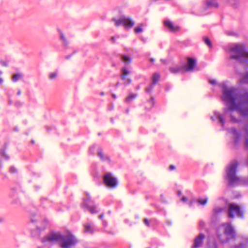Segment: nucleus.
<instances>
[{
  "mask_svg": "<svg viewBox=\"0 0 248 248\" xmlns=\"http://www.w3.org/2000/svg\"><path fill=\"white\" fill-rule=\"evenodd\" d=\"M2 220H3L2 219L0 218V223L2 221Z\"/></svg>",
  "mask_w": 248,
  "mask_h": 248,
  "instance_id": "obj_59",
  "label": "nucleus"
},
{
  "mask_svg": "<svg viewBox=\"0 0 248 248\" xmlns=\"http://www.w3.org/2000/svg\"><path fill=\"white\" fill-rule=\"evenodd\" d=\"M16 131H18V129L16 127L15 128Z\"/></svg>",
  "mask_w": 248,
  "mask_h": 248,
  "instance_id": "obj_57",
  "label": "nucleus"
},
{
  "mask_svg": "<svg viewBox=\"0 0 248 248\" xmlns=\"http://www.w3.org/2000/svg\"><path fill=\"white\" fill-rule=\"evenodd\" d=\"M155 85V84H153V83L152 82V83L146 88V92L148 93H150L152 91Z\"/></svg>",
  "mask_w": 248,
  "mask_h": 248,
  "instance_id": "obj_29",
  "label": "nucleus"
},
{
  "mask_svg": "<svg viewBox=\"0 0 248 248\" xmlns=\"http://www.w3.org/2000/svg\"><path fill=\"white\" fill-rule=\"evenodd\" d=\"M112 96L114 99H116L117 98L116 95L114 93L112 94Z\"/></svg>",
  "mask_w": 248,
  "mask_h": 248,
  "instance_id": "obj_49",
  "label": "nucleus"
},
{
  "mask_svg": "<svg viewBox=\"0 0 248 248\" xmlns=\"http://www.w3.org/2000/svg\"><path fill=\"white\" fill-rule=\"evenodd\" d=\"M21 90H19H19H18V91H17V94L18 95H20L21 94Z\"/></svg>",
  "mask_w": 248,
  "mask_h": 248,
  "instance_id": "obj_48",
  "label": "nucleus"
},
{
  "mask_svg": "<svg viewBox=\"0 0 248 248\" xmlns=\"http://www.w3.org/2000/svg\"><path fill=\"white\" fill-rule=\"evenodd\" d=\"M57 72H54L52 73H50L49 74V78L51 79H54L57 76Z\"/></svg>",
  "mask_w": 248,
  "mask_h": 248,
  "instance_id": "obj_33",
  "label": "nucleus"
},
{
  "mask_svg": "<svg viewBox=\"0 0 248 248\" xmlns=\"http://www.w3.org/2000/svg\"><path fill=\"white\" fill-rule=\"evenodd\" d=\"M23 76V75L20 73H17L15 74H14L12 77V80L14 82H16L17 80H18L19 79H20L21 78H22Z\"/></svg>",
  "mask_w": 248,
  "mask_h": 248,
  "instance_id": "obj_20",
  "label": "nucleus"
},
{
  "mask_svg": "<svg viewBox=\"0 0 248 248\" xmlns=\"http://www.w3.org/2000/svg\"><path fill=\"white\" fill-rule=\"evenodd\" d=\"M181 201L183 202H186L188 201V199L186 197L183 196L181 198Z\"/></svg>",
  "mask_w": 248,
  "mask_h": 248,
  "instance_id": "obj_39",
  "label": "nucleus"
},
{
  "mask_svg": "<svg viewBox=\"0 0 248 248\" xmlns=\"http://www.w3.org/2000/svg\"><path fill=\"white\" fill-rule=\"evenodd\" d=\"M137 96V93H131L125 99V102L127 103H130L132 102Z\"/></svg>",
  "mask_w": 248,
  "mask_h": 248,
  "instance_id": "obj_17",
  "label": "nucleus"
},
{
  "mask_svg": "<svg viewBox=\"0 0 248 248\" xmlns=\"http://www.w3.org/2000/svg\"><path fill=\"white\" fill-rule=\"evenodd\" d=\"M125 112H126V113H127H127H128V112H129V109H128V108H127V109H126L125 110Z\"/></svg>",
  "mask_w": 248,
  "mask_h": 248,
  "instance_id": "obj_53",
  "label": "nucleus"
},
{
  "mask_svg": "<svg viewBox=\"0 0 248 248\" xmlns=\"http://www.w3.org/2000/svg\"><path fill=\"white\" fill-rule=\"evenodd\" d=\"M15 202V203H16H16H17L16 202V201H15V202Z\"/></svg>",
  "mask_w": 248,
  "mask_h": 248,
  "instance_id": "obj_62",
  "label": "nucleus"
},
{
  "mask_svg": "<svg viewBox=\"0 0 248 248\" xmlns=\"http://www.w3.org/2000/svg\"><path fill=\"white\" fill-rule=\"evenodd\" d=\"M103 216H103V214H101L100 215H99V218H100V219H103Z\"/></svg>",
  "mask_w": 248,
  "mask_h": 248,
  "instance_id": "obj_51",
  "label": "nucleus"
},
{
  "mask_svg": "<svg viewBox=\"0 0 248 248\" xmlns=\"http://www.w3.org/2000/svg\"><path fill=\"white\" fill-rule=\"evenodd\" d=\"M160 79V75L158 73H155L152 76V83L153 84H156Z\"/></svg>",
  "mask_w": 248,
  "mask_h": 248,
  "instance_id": "obj_18",
  "label": "nucleus"
},
{
  "mask_svg": "<svg viewBox=\"0 0 248 248\" xmlns=\"http://www.w3.org/2000/svg\"><path fill=\"white\" fill-rule=\"evenodd\" d=\"M144 223L148 226H149V221L147 218H144Z\"/></svg>",
  "mask_w": 248,
  "mask_h": 248,
  "instance_id": "obj_43",
  "label": "nucleus"
},
{
  "mask_svg": "<svg viewBox=\"0 0 248 248\" xmlns=\"http://www.w3.org/2000/svg\"><path fill=\"white\" fill-rule=\"evenodd\" d=\"M100 94H101V95H103L104 93L103 92H102V93H101Z\"/></svg>",
  "mask_w": 248,
  "mask_h": 248,
  "instance_id": "obj_58",
  "label": "nucleus"
},
{
  "mask_svg": "<svg viewBox=\"0 0 248 248\" xmlns=\"http://www.w3.org/2000/svg\"><path fill=\"white\" fill-rule=\"evenodd\" d=\"M105 231L109 234H114L115 233L114 231L113 230H111L110 231H108L107 230H105Z\"/></svg>",
  "mask_w": 248,
  "mask_h": 248,
  "instance_id": "obj_44",
  "label": "nucleus"
},
{
  "mask_svg": "<svg viewBox=\"0 0 248 248\" xmlns=\"http://www.w3.org/2000/svg\"><path fill=\"white\" fill-rule=\"evenodd\" d=\"M240 81L244 83H248V72L241 75Z\"/></svg>",
  "mask_w": 248,
  "mask_h": 248,
  "instance_id": "obj_19",
  "label": "nucleus"
},
{
  "mask_svg": "<svg viewBox=\"0 0 248 248\" xmlns=\"http://www.w3.org/2000/svg\"><path fill=\"white\" fill-rule=\"evenodd\" d=\"M135 32L137 33L142 32L143 31V30L141 27L138 26L136 27L134 29Z\"/></svg>",
  "mask_w": 248,
  "mask_h": 248,
  "instance_id": "obj_36",
  "label": "nucleus"
},
{
  "mask_svg": "<svg viewBox=\"0 0 248 248\" xmlns=\"http://www.w3.org/2000/svg\"><path fill=\"white\" fill-rule=\"evenodd\" d=\"M70 57V56L67 55L65 56L66 59H69Z\"/></svg>",
  "mask_w": 248,
  "mask_h": 248,
  "instance_id": "obj_55",
  "label": "nucleus"
},
{
  "mask_svg": "<svg viewBox=\"0 0 248 248\" xmlns=\"http://www.w3.org/2000/svg\"><path fill=\"white\" fill-rule=\"evenodd\" d=\"M103 182L108 187L115 188L118 186V180L111 172L106 173L103 176Z\"/></svg>",
  "mask_w": 248,
  "mask_h": 248,
  "instance_id": "obj_8",
  "label": "nucleus"
},
{
  "mask_svg": "<svg viewBox=\"0 0 248 248\" xmlns=\"http://www.w3.org/2000/svg\"><path fill=\"white\" fill-rule=\"evenodd\" d=\"M38 248H48L45 246H41V247H38Z\"/></svg>",
  "mask_w": 248,
  "mask_h": 248,
  "instance_id": "obj_50",
  "label": "nucleus"
},
{
  "mask_svg": "<svg viewBox=\"0 0 248 248\" xmlns=\"http://www.w3.org/2000/svg\"><path fill=\"white\" fill-rule=\"evenodd\" d=\"M6 144H5L4 146L0 149V156L5 160H8L10 158L9 156L6 152Z\"/></svg>",
  "mask_w": 248,
  "mask_h": 248,
  "instance_id": "obj_15",
  "label": "nucleus"
},
{
  "mask_svg": "<svg viewBox=\"0 0 248 248\" xmlns=\"http://www.w3.org/2000/svg\"><path fill=\"white\" fill-rule=\"evenodd\" d=\"M122 59L124 62H126L127 63H130L131 61V58L126 55L122 56Z\"/></svg>",
  "mask_w": 248,
  "mask_h": 248,
  "instance_id": "obj_26",
  "label": "nucleus"
},
{
  "mask_svg": "<svg viewBox=\"0 0 248 248\" xmlns=\"http://www.w3.org/2000/svg\"><path fill=\"white\" fill-rule=\"evenodd\" d=\"M248 248V244H240L239 245L235 246L233 248Z\"/></svg>",
  "mask_w": 248,
  "mask_h": 248,
  "instance_id": "obj_32",
  "label": "nucleus"
},
{
  "mask_svg": "<svg viewBox=\"0 0 248 248\" xmlns=\"http://www.w3.org/2000/svg\"><path fill=\"white\" fill-rule=\"evenodd\" d=\"M3 82V80L1 78H0V84L2 83V82Z\"/></svg>",
  "mask_w": 248,
  "mask_h": 248,
  "instance_id": "obj_54",
  "label": "nucleus"
},
{
  "mask_svg": "<svg viewBox=\"0 0 248 248\" xmlns=\"http://www.w3.org/2000/svg\"><path fill=\"white\" fill-rule=\"evenodd\" d=\"M121 78L124 81V84H129L131 82V79L126 76V75H122Z\"/></svg>",
  "mask_w": 248,
  "mask_h": 248,
  "instance_id": "obj_22",
  "label": "nucleus"
},
{
  "mask_svg": "<svg viewBox=\"0 0 248 248\" xmlns=\"http://www.w3.org/2000/svg\"><path fill=\"white\" fill-rule=\"evenodd\" d=\"M164 24L167 27H169L170 29L171 30L174 29V26L172 22L170 20H166L164 21Z\"/></svg>",
  "mask_w": 248,
  "mask_h": 248,
  "instance_id": "obj_25",
  "label": "nucleus"
},
{
  "mask_svg": "<svg viewBox=\"0 0 248 248\" xmlns=\"http://www.w3.org/2000/svg\"><path fill=\"white\" fill-rule=\"evenodd\" d=\"M95 145H93L91 146L89 150V153L91 155H94L95 153Z\"/></svg>",
  "mask_w": 248,
  "mask_h": 248,
  "instance_id": "obj_30",
  "label": "nucleus"
},
{
  "mask_svg": "<svg viewBox=\"0 0 248 248\" xmlns=\"http://www.w3.org/2000/svg\"><path fill=\"white\" fill-rule=\"evenodd\" d=\"M199 227L201 228H202L204 227V222L202 221V220H200L199 222Z\"/></svg>",
  "mask_w": 248,
  "mask_h": 248,
  "instance_id": "obj_40",
  "label": "nucleus"
},
{
  "mask_svg": "<svg viewBox=\"0 0 248 248\" xmlns=\"http://www.w3.org/2000/svg\"><path fill=\"white\" fill-rule=\"evenodd\" d=\"M177 196L180 197L182 195V192L180 190H178L177 193Z\"/></svg>",
  "mask_w": 248,
  "mask_h": 248,
  "instance_id": "obj_47",
  "label": "nucleus"
},
{
  "mask_svg": "<svg viewBox=\"0 0 248 248\" xmlns=\"http://www.w3.org/2000/svg\"><path fill=\"white\" fill-rule=\"evenodd\" d=\"M229 51L231 53L230 55V59H234L242 64L247 63L248 64V60L246 57H248V52L243 46L234 45L230 47Z\"/></svg>",
  "mask_w": 248,
  "mask_h": 248,
  "instance_id": "obj_4",
  "label": "nucleus"
},
{
  "mask_svg": "<svg viewBox=\"0 0 248 248\" xmlns=\"http://www.w3.org/2000/svg\"><path fill=\"white\" fill-rule=\"evenodd\" d=\"M129 71L127 69V68L126 67L122 68V73L123 74L122 75L125 76L128 73H129Z\"/></svg>",
  "mask_w": 248,
  "mask_h": 248,
  "instance_id": "obj_37",
  "label": "nucleus"
},
{
  "mask_svg": "<svg viewBox=\"0 0 248 248\" xmlns=\"http://www.w3.org/2000/svg\"><path fill=\"white\" fill-rule=\"evenodd\" d=\"M218 86L222 89L221 99L228 108H224L223 113L215 111L214 115L211 117V119L221 125L222 129L224 130L227 129L225 124L228 122V115H230V122L234 123L239 122V119L234 117V110L238 111L242 116L248 118V93L239 94L236 88L229 87L228 81L220 82ZM227 130L233 136L234 146L238 145L241 141V133L234 127L228 128ZM245 145L248 149V126L245 127Z\"/></svg>",
  "mask_w": 248,
  "mask_h": 248,
  "instance_id": "obj_1",
  "label": "nucleus"
},
{
  "mask_svg": "<svg viewBox=\"0 0 248 248\" xmlns=\"http://www.w3.org/2000/svg\"><path fill=\"white\" fill-rule=\"evenodd\" d=\"M149 103L151 104V107H152L154 106L155 102H154V98L152 97L151 100L149 101Z\"/></svg>",
  "mask_w": 248,
  "mask_h": 248,
  "instance_id": "obj_38",
  "label": "nucleus"
},
{
  "mask_svg": "<svg viewBox=\"0 0 248 248\" xmlns=\"http://www.w3.org/2000/svg\"><path fill=\"white\" fill-rule=\"evenodd\" d=\"M203 40L204 42L206 43V44L209 46L211 47L212 46V43L210 40V39L207 37H203Z\"/></svg>",
  "mask_w": 248,
  "mask_h": 248,
  "instance_id": "obj_28",
  "label": "nucleus"
},
{
  "mask_svg": "<svg viewBox=\"0 0 248 248\" xmlns=\"http://www.w3.org/2000/svg\"><path fill=\"white\" fill-rule=\"evenodd\" d=\"M128 219H125V220H124V222H125V223H127L128 222Z\"/></svg>",
  "mask_w": 248,
  "mask_h": 248,
  "instance_id": "obj_56",
  "label": "nucleus"
},
{
  "mask_svg": "<svg viewBox=\"0 0 248 248\" xmlns=\"http://www.w3.org/2000/svg\"><path fill=\"white\" fill-rule=\"evenodd\" d=\"M154 61H155L154 59H153V58H151V59H150V62H154Z\"/></svg>",
  "mask_w": 248,
  "mask_h": 248,
  "instance_id": "obj_52",
  "label": "nucleus"
},
{
  "mask_svg": "<svg viewBox=\"0 0 248 248\" xmlns=\"http://www.w3.org/2000/svg\"><path fill=\"white\" fill-rule=\"evenodd\" d=\"M85 231L87 232L93 233L94 230V225L93 223L88 222L84 225Z\"/></svg>",
  "mask_w": 248,
  "mask_h": 248,
  "instance_id": "obj_14",
  "label": "nucleus"
},
{
  "mask_svg": "<svg viewBox=\"0 0 248 248\" xmlns=\"http://www.w3.org/2000/svg\"><path fill=\"white\" fill-rule=\"evenodd\" d=\"M207 201H208L207 197H205L204 198H200L197 200V202H198V203L202 205H205L207 202Z\"/></svg>",
  "mask_w": 248,
  "mask_h": 248,
  "instance_id": "obj_23",
  "label": "nucleus"
},
{
  "mask_svg": "<svg viewBox=\"0 0 248 248\" xmlns=\"http://www.w3.org/2000/svg\"><path fill=\"white\" fill-rule=\"evenodd\" d=\"M1 163H0V168H1Z\"/></svg>",
  "mask_w": 248,
  "mask_h": 248,
  "instance_id": "obj_61",
  "label": "nucleus"
},
{
  "mask_svg": "<svg viewBox=\"0 0 248 248\" xmlns=\"http://www.w3.org/2000/svg\"><path fill=\"white\" fill-rule=\"evenodd\" d=\"M224 210V208L223 207H217L214 209L213 212L215 215H217L218 214L221 213Z\"/></svg>",
  "mask_w": 248,
  "mask_h": 248,
  "instance_id": "obj_24",
  "label": "nucleus"
},
{
  "mask_svg": "<svg viewBox=\"0 0 248 248\" xmlns=\"http://www.w3.org/2000/svg\"><path fill=\"white\" fill-rule=\"evenodd\" d=\"M206 6L207 8L210 7L217 8L218 6V4L215 0H207L206 2Z\"/></svg>",
  "mask_w": 248,
  "mask_h": 248,
  "instance_id": "obj_16",
  "label": "nucleus"
},
{
  "mask_svg": "<svg viewBox=\"0 0 248 248\" xmlns=\"http://www.w3.org/2000/svg\"><path fill=\"white\" fill-rule=\"evenodd\" d=\"M238 166V162L234 160L232 161L226 167V175L225 178L227 181L228 185L229 186H234L241 182L244 185H248V177L241 180L236 176Z\"/></svg>",
  "mask_w": 248,
  "mask_h": 248,
  "instance_id": "obj_3",
  "label": "nucleus"
},
{
  "mask_svg": "<svg viewBox=\"0 0 248 248\" xmlns=\"http://www.w3.org/2000/svg\"><path fill=\"white\" fill-rule=\"evenodd\" d=\"M102 223H103V225L104 228H105L107 226V222L105 220H103Z\"/></svg>",
  "mask_w": 248,
  "mask_h": 248,
  "instance_id": "obj_45",
  "label": "nucleus"
},
{
  "mask_svg": "<svg viewBox=\"0 0 248 248\" xmlns=\"http://www.w3.org/2000/svg\"><path fill=\"white\" fill-rule=\"evenodd\" d=\"M46 204H50L49 203V202H48V200H47L46 199H43V200H42L41 201V205L42 206H43V207H46L45 206V205Z\"/></svg>",
  "mask_w": 248,
  "mask_h": 248,
  "instance_id": "obj_34",
  "label": "nucleus"
},
{
  "mask_svg": "<svg viewBox=\"0 0 248 248\" xmlns=\"http://www.w3.org/2000/svg\"><path fill=\"white\" fill-rule=\"evenodd\" d=\"M88 198L83 200L84 205L88 208L91 213H96L98 212V207L94 204L93 201L88 193H87Z\"/></svg>",
  "mask_w": 248,
  "mask_h": 248,
  "instance_id": "obj_9",
  "label": "nucleus"
},
{
  "mask_svg": "<svg viewBox=\"0 0 248 248\" xmlns=\"http://www.w3.org/2000/svg\"><path fill=\"white\" fill-rule=\"evenodd\" d=\"M9 172L11 173H16L17 170L14 166H11L9 168Z\"/></svg>",
  "mask_w": 248,
  "mask_h": 248,
  "instance_id": "obj_31",
  "label": "nucleus"
},
{
  "mask_svg": "<svg viewBox=\"0 0 248 248\" xmlns=\"http://www.w3.org/2000/svg\"><path fill=\"white\" fill-rule=\"evenodd\" d=\"M224 229V235L225 237L223 238L222 235L217 232V236L222 243L228 242L231 239H235L236 232L233 226L230 223H224L221 225Z\"/></svg>",
  "mask_w": 248,
  "mask_h": 248,
  "instance_id": "obj_5",
  "label": "nucleus"
},
{
  "mask_svg": "<svg viewBox=\"0 0 248 248\" xmlns=\"http://www.w3.org/2000/svg\"><path fill=\"white\" fill-rule=\"evenodd\" d=\"M209 248H217V246L216 243H215V242L213 243V244L212 246L209 245Z\"/></svg>",
  "mask_w": 248,
  "mask_h": 248,
  "instance_id": "obj_41",
  "label": "nucleus"
},
{
  "mask_svg": "<svg viewBox=\"0 0 248 248\" xmlns=\"http://www.w3.org/2000/svg\"><path fill=\"white\" fill-rule=\"evenodd\" d=\"M31 220L32 222H34V220L33 219H31Z\"/></svg>",
  "mask_w": 248,
  "mask_h": 248,
  "instance_id": "obj_60",
  "label": "nucleus"
},
{
  "mask_svg": "<svg viewBox=\"0 0 248 248\" xmlns=\"http://www.w3.org/2000/svg\"><path fill=\"white\" fill-rule=\"evenodd\" d=\"M97 155L102 161H108V162H110L109 156L103 154V151L101 148H99L98 149Z\"/></svg>",
  "mask_w": 248,
  "mask_h": 248,
  "instance_id": "obj_13",
  "label": "nucleus"
},
{
  "mask_svg": "<svg viewBox=\"0 0 248 248\" xmlns=\"http://www.w3.org/2000/svg\"><path fill=\"white\" fill-rule=\"evenodd\" d=\"M42 241L43 242H58L62 248H70L78 242L76 238L71 233L67 232L62 234L59 232H51L42 238Z\"/></svg>",
  "mask_w": 248,
  "mask_h": 248,
  "instance_id": "obj_2",
  "label": "nucleus"
},
{
  "mask_svg": "<svg viewBox=\"0 0 248 248\" xmlns=\"http://www.w3.org/2000/svg\"><path fill=\"white\" fill-rule=\"evenodd\" d=\"M183 65H174L169 68V70L172 74H177L185 71Z\"/></svg>",
  "mask_w": 248,
  "mask_h": 248,
  "instance_id": "obj_12",
  "label": "nucleus"
},
{
  "mask_svg": "<svg viewBox=\"0 0 248 248\" xmlns=\"http://www.w3.org/2000/svg\"><path fill=\"white\" fill-rule=\"evenodd\" d=\"M169 169L170 170H173L175 169V166L174 165H171L169 167Z\"/></svg>",
  "mask_w": 248,
  "mask_h": 248,
  "instance_id": "obj_46",
  "label": "nucleus"
},
{
  "mask_svg": "<svg viewBox=\"0 0 248 248\" xmlns=\"http://www.w3.org/2000/svg\"><path fill=\"white\" fill-rule=\"evenodd\" d=\"M112 20L116 26L123 25L126 27H132L135 24V22L130 17L124 16H121L119 19L113 18Z\"/></svg>",
  "mask_w": 248,
  "mask_h": 248,
  "instance_id": "obj_7",
  "label": "nucleus"
},
{
  "mask_svg": "<svg viewBox=\"0 0 248 248\" xmlns=\"http://www.w3.org/2000/svg\"><path fill=\"white\" fill-rule=\"evenodd\" d=\"M59 31V33L60 34L61 39L62 41L63 44L65 46H67L68 44V43H67V40H66V38H65L63 34L62 33V32L61 31Z\"/></svg>",
  "mask_w": 248,
  "mask_h": 248,
  "instance_id": "obj_27",
  "label": "nucleus"
},
{
  "mask_svg": "<svg viewBox=\"0 0 248 248\" xmlns=\"http://www.w3.org/2000/svg\"><path fill=\"white\" fill-rule=\"evenodd\" d=\"M204 238L205 235L203 233H200L199 236L195 238L192 248H199L200 247L203 243Z\"/></svg>",
  "mask_w": 248,
  "mask_h": 248,
  "instance_id": "obj_10",
  "label": "nucleus"
},
{
  "mask_svg": "<svg viewBox=\"0 0 248 248\" xmlns=\"http://www.w3.org/2000/svg\"><path fill=\"white\" fill-rule=\"evenodd\" d=\"M119 35H116V36H113V37H111V41L113 42H115V40L116 39V38H119Z\"/></svg>",
  "mask_w": 248,
  "mask_h": 248,
  "instance_id": "obj_42",
  "label": "nucleus"
},
{
  "mask_svg": "<svg viewBox=\"0 0 248 248\" xmlns=\"http://www.w3.org/2000/svg\"><path fill=\"white\" fill-rule=\"evenodd\" d=\"M196 64V61L194 58H188L187 59V65L183 64L185 71L192 70Z\"/></svg>",
  "mask_w": 248,
  "mask_h": 248,
  "instance_id": "obj_11",
  "label": "nucleus"
},
{
  "mask_svg": "<svg viewBox=\"0 0 248 248\" xmlns=\"http://www.w3.org/2000/svg\"><path fill=\"white\" fill-rule=\"evenodd\" d=\"M208 81L209 83L213 85H217L218 86V84L219 83H217L215 79H209Z\"/></svg>",
  "mask_w": 248,
  "mask_h": 248,
  "instance_id": "obj_35",
  "label": "nucleus"
},
{
  "mask_svg": "<svg viewBox=\"0 0 248 248\" xmlns=\"http://www.w3.org/2000/svg\"><path fill=\"white\" fill-rule=\"evenodd\" d=\"M244 209L235 203H231L229 205L228 216L230 218H234L235 216L244 218Z\"/></svg>",
  "mask_w": 248,
  "mask_h": 248,
  "instance_id": "obj_6",
  "label": "nucleus"
},
{
  "mask_svg": "<svg viewBox=\"0 0 248 248\" xmlns=\"http://www.w3.org/2000/svg\"><path fill=\"white\" fill-rule=\"evenodd\" d=\"M41 228L39 227H37L35 230L32 231L31 232V234L34 237H39L40 234Z\"/></svg>",
  "mask_w": 248,
  "mask_h": 248,
  "instance_id": "obj_21",
  "label": "nucleus"
}]
</instances>
